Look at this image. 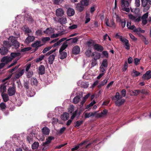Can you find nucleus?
Segmentation results:
<instances>
[{"mask_svg":"<svg viewBox=\"0 0 151 151\" xmlns=\"http://www.w3.org/2000/svg\"><path fill=\"white\" fill-rule=\"evenodd\" d=\"M102 54L105 56L106 58H109V54L106 51H103Z\"/></svg>","mask_w":151,"mask_h":151,"instance_id":"69168bd1","label":"nucleus"},{"mask_svg":"<svg viewBox=\"0 0 151 151\" xmlns=\"http://www.w3.org/2000/svg\"><path fill=\"white\" fill-rule=\"evenodd\" d=\"M151 70H149L147 71L145 74H144L142 76V78L144 80H148L151 78Z\"/></svg>","mask_w":151,"mask_h":151,"instance_id":"20e7f679","label":"nucleus"},{"mask_svg":"<svg viewBox=\"0 0 151 151\" xmlns=\"http://www.w3.org/2000/svg\"><path fill=\"white\" fill-rule=\"evenodd\" d=\"M12 60L10 56H6L4 57L1 59V61L2 62H4L5 64H8L9 62Z\"/></svg>","mask_w":151,"mask_h":151,"instance_id":"39448f33","label":"nucleus"},{"mask_svg":"<svg viewBox=\"0 0 151 151\" xmlns=\"http://www.w3.org/2000/svg\"><path fill=\"white\" fill-rule=\"evenodd\" d=\"M45 68L44 65H41L38 67V73L39 75H42L45 73Z\"/></svg>","mask_w":151,"mask_h":151,"instance_id":"f8f14e48","label":"nucleus"},{"mask_svg":"<svg viewBox=\"0 0 151 151\" xmlns=\"http://www.w3.org/2000/svg\"><path fill=\"white\" fill-rule=\"evenodd\" d=\"M91 57L96 59H99L101 57L100 53L98 52H94L92 53Z\"/></svg>","mask_w":151,"mask_h":151,"instance_id":"aec40b11","label":"nucleus"},{"mask_svg":"<svg viewBox=\"0 0 151 151\" xmlns=\"http://www.w3.org/2000/svg\"><path fill=\"white\" fill-rule=\"evenodd\" d=\"M26 74L28 78L31 77L33 74V72L32 70H29L28 71L26 72Z\"/></svg>","mask_w":151,"mask_h":151,"instance_id":"ea45409f","label":"nucleus"},{"mask_svg":"<svg viewBox=\"0 0 151 151\" xmlns=\"http://www.w3.org/2000/svg\"><path fill=\"white\" fill-rule=\"evenodd\" d=\"M1 96L4 101V102H6L9 100V98L8 95L6 93H1Z\"/></svg>","mask_w":151,"mask_h":151,"instance_id":"412c9836","label":"nucleus"},{"mask_svg":"<svg viewBox=\"0 0 151 151\" xmlns=\"http://www.w3.org/2000/svg\"><path fill=\"white\" fill-rule=\"evenodd\" d=\"M8 50L6 47L3 46L0 48V53L2 55H4L8 53Z\"/></svg>","mask_w":151,"mask_h":151,"instance_id":"9d476101","label":"nucleus"},{"mask_svg":"<svg viewBox=\"0 0 151 151\" xmlns=\"http://www.w3.org/2000/svg\"><path fill=\"white\" fill-rule=\"evenodd\" d=\"M126 91L125 89H123L121 91V96L123 97H125L126 95Z\"/></svg>","mask_w":151,"mask_h":151,"instance_id":"e2e57ef3","label":"nucleus"},{"mask_svg":"<svg viewBox=\"0 0 151 151\" xmlns=\"http://www.w3.org/2000/svg\"><path fill=\"white\" fill-rule=\"evenodd\" d=\"M108 112V110L106 109H104L103 111L100 113H98L96 115L97 117H101L104 115H106Z\"/></svg>","mask_w":151,"mask_h":151,"instance_id":"dca6fc26","label":"nucleus"},{"mask_svg":"<svg viewBox=\"0 0 151 151\" xmlns=\"http://www.w3.org/2000/svg\"><path fill=\"white\" fill-rule=\"evenodd\" d=\"M31 49V47H27L21 50V52H24L30 50Z\"/></svg>","mask_w":151,"mask_h":151,"instance_id":"864d4df0","label":"nucleus"},{"mask_svg":"<svg viewBox=\"0 0 151 151\" xmlns=\"http://www.w3.org/2000/svg\"><path fill=\"white\" fill-rule=\"evenodd\" d=\"M79 38L77 37H75L74 38H70L67 40V41L72 40L71 42L72 43H75L77 42Z\"/></svg>","mask_w":151,"mask_h":151,"instance_id":"c9c22d12","label":"nucleus"},{"mask_svg":"<svg viewBox=\"0 0 151 151\" xmlns=\"http://www.w3.org/2000/svg\"><path fill=\"white\" fill-rule=\"evenodd\" d=\"M135 4L137 7H139L140 5V0H135Z\"/></svg>","mask_w":151,"mask_h":151,"instance_id":"0e129e2a","label":"nucleus"},{"mask_svg":"<svg viewBox=\"0 0 151 151\" xmlns=\"http://www.w3.org/2000/svg\"><path fill=\"white\" fill-rule=\"evenodd\" d=\"M3 46L6 47L7 48H9L11 47V45L9 42L7 41H4L3 42Z\"/></svg>","mask_w":151,"mask_h":151,"instance_id":"e433bc0d","label":"nucleus"},{"mask_svg":"<svg viewBox=\"0 0 151 151\" xmlns=\"http://www.w3.org/2000/svg\"><path fill=\"white\" fill-rule=\"evenodd\" d=\"M54 30L52 28H47L45 30L43 31V32L46 34H50L53 33Z\"/></svg>","mask_w":151,"mask_h":151,"instance_id":"6ab92c4d","label":"nucleus"},{"mask_svg":"<svg viewBox=\"0 0 151 151\" xmlns=\"http://www.w3.org/2000/svg\"><path fill=\"white\" fill-rule=\"evenodd\" d=\"M50 40V38L49 37H43L41 41L43 44L42 45L45 44L47 42L49 41Z\"/></svg>","mask_w":151,"mask_h":151,"instance_id":"72a5a7b5","label":"nucleus"},{"mask_svg":"<svg viewBox=\"0 0 151 151\" xmlns=\"http://www.w3.org/2000/svg\"><path fill=\"white\" fill-rule=\"evenodd\" d=\"M108 66L107 60L106 59H104L102 61V63L101 65V67H104L106 68Z\"/></svg>","mask_w":151,"mask_h":151,"instance_id":"f704fd0d","label":"nucleus"},{"mask_svg":"<svg viewBox=\"0 0 151 151\" xmlns=\"http://www.w3.org/2000/svg\"><path fill=\"white\" fill-rule=\"evenodd\" d=\"M24 31L27 33H29L32 32L31 30L28 27H27L25 26L24 27Z\"/></svg>","mask_w":151,"mask_h":151,"instance_id":"37998d69","label":"nucleus"},{"mask_svg":"<svg viewBox=\"0 0 151 151\" xmlns=\"http://www.w3.org/2000/svg\"><path fill=\"white\" fill-rule=\"evenodd\" d=\"M9 38L12 43L11 46H13L16 49L18 48L20 46V43L16 40L15 37L12 36L10 37Z\"/></svg>","mask_w":151,"mask_h":151,"instance_id":"f03ea898","label":"nucleus"},{"mask_svg":"<svg viewBox=\"0 0 151 151\" xmlns=\"http://www.w3.org/2000/svg\"><path fill=\"white\" fill-rule=\"evenodd\" d=\"M45 57V55H42L39 57L38 58H37L35 62L36 63H38L42 60Z\"/></svg>","mask_w":151,"mask_h":151,"instance_id":"c03bdc74","label":"nucleus"},{"mask_svg":"<svg viewBox=\"0 0 151 151\" xmlns=\"http://www.w3.org/2000/svg\"><path fill=\"white\" fill-rule=\"evenodd\" d=\"M122 97L121 96H120V94L119 92H117L116 93V95L114 97H112V100L115 99L114 98H116V100H119L122 99Z\"/></svg>","mask_w":151,"mask_h":151,"instance_id":"2f4dec72","label":"nucleus"},{"mask_svg":"<svg viewBox=\"0 0 151 151\" xmlns=\"http://www.w3.org/2000/svg\"><path fill=\"white\" fill-rule=\"evenodd\" d=\"M90 0H82L80 3L83 6H87L89 4Z\"/></svg>","mask_w":151,"mask_h":151,"instance_id":"c756f323","label":"nucleus"},{"mask_svg":"<svg viewBox=\"0 0 151 151\" xmlns=\"http://www.w3.org/2000/svg\"><path fill=\"white\" fill-rule=\"evenodd\" d=\"M52 48V47L50 46L48 47L45 48L42 51L43 53L44 54L46 53L47 52L49 51Z\"/></svg>","mask_w":151,"mask_h":151,"instance_id":"8fccbe9b","label":"nucleus"},{"mask_svg":"<svg viewBox=\"0 0 151 151\" xmlns=\"http://www.w3.org/2000/svg\"><path fill=\"white\" fill-rule=\"evenodd\" d=\"M60 56V58L61 59H63L65 58L67 56V53L66 52L64 51H62L59 52Z\"/></svg>","mask_w":151,"mask_h":151,"instance_id":"5701e85b","label":"nucleus"},{"mask_svg":"<svg viewBox=\"0 0 151 151\" xmlns=\"http://www.w3.org/2000/svg\"><path fill=\"white\" fill-rule=\"evenodd\" d=\"M39 146V143L38 142H35L32 145V148L33 150L37 149Z\"/></svg>","mask_w":151,"mask_h":151,"instance_id":"473e14b6","label":"nucleus"},{"mask_svg":"<svg viewBox=\"0 0 151 151\" xmlns=\"http://www.w3.org/2000/svg\"><path fill=\"white\" fill-rule=\"evenodd\" d=\"M97 59H95V58H93L91 64L93 66L96 65L97 64Z\"/></svg>","mask_w":151,"mask_h":151,"instance_id":"052dcab7","label":"nucleus"},{"mask_svg":"<svg viewBox=\"0 0 151 151\" xmlns=\"http://www.w3.org/2000/svg\"><path fill=\"white\" fill-rule=\"evenodd\" d=\"M74 110V107L73 105H72L70 106V108L68 109V112L70 114L72 113V112Z\"/></svg>","mask_w":151,"mask_h":151,"instance_id":"603ef678","label":"nucleus"},{"mask_svg":"<svg viewBox=\"0 0 151 151\" xmlns=\"http://www.w3.org/2000/svg\"><path fill=\"white\" fill-rule=\"evenodd\" d=\"M75 13L74 10L71 8H69L67 10V14L69 16H73Z\"/></svg>","mask_w":151,"mask_h":151,"instance_id":"a211bd4d","label":"nucleus"},{"mask_svg":"<svg viewBox=\"0 0 151 151\" xmlns=\"http://www.w3.org/2000/svg\"><path fill=\"white\" fill-rule=\"evenodd\" d=\"M6 106V104L4 102H1L0 104V109L3 111H5Z\"/></svg>","mask_w":151,"mask_h":151,"instance_id":"4c0bfd02","label":"nucleus"},{"mask_svg":"<svg viewBox=\"0 0 151 151\" xmlns=\"http://www.w3.org/2000/svg\"><path fill=\"white\" fill-rule=\"evenodd\" d=\"M20 55V53L19 52H12L11 53L10 56L12 60L15 57L19 56Z\"/></svg>","mask_w":151,"mask_h":151,"instance_id":"cd10ccee","label":"nucleus"},{"mask_svg":"<svg viewBox=\"0 0 151 151\" xmlns=\"http://www.w3.org/2000/svg\"><path fill=\"white\" fill-rule=\"evenodd\" d=\"M94 115V114L91 112L89 113H86L84 115V117L85 118H89Z\"/></svg>","mask_w":151,"mask_h":151,"instance_id":"49530a36","label":"nucleus"},{"mask_svg":"<svg viewBox=\"0 0 151 151\" xmlns=\"http://www.w3.org/2000/svg\"><path fill=\"white\" fill-rule=\"evenodd\" d=\"M29 82L27 81H24V86L26 89H28L29 88Z\"/></svg>","mask_w":151,"mask_h":151,"instance_id":"de8ad7c7","label":"nucleus"},{"mask_svg":"<svg viewBox=\"0 0 151 151\" xmlns=\"http://www.w3.org/2000/svg\"><path fill=\"white\" fill-rule=\"evenodd\" d=\"M28 37L25 39L24 42L25 43L28 44L30 42L34 41L35 39V37L33 36H30L28 35Z\"/></svg>","mask_w":151,"mask_h":151,"instance_id":"1a4fd4ad","label":"nucleus"},{"mask_svg":"<svg viewBox=\"0 0 151 151\" xmlns=\"http://www.w3.org/2000/svg\"><path fill=\"white\" fill-rule=\"evenodd\" d=\"M56 55V53H54L53 54L49 56L48 58V63L50 65H51L53 64L55 59V57Z\"/></svg>","mask_w":151,"mask_h":151,"instance_id":"6e6552de","label":"nucleus"},{"mask_svg":"<svg viewBox=\"0 0 151 151\" xmlns=\"http://www.w3.org/2000/svg\"><path fill=\"white\" fill-rule=\"evenodd\" d=\"M42 132L44 134L47 135L49 134L50 130L47 127H44L42 129Z\"/></svg>","mask_w":151,"mask_h":151,"instance_id":"393cba45","label":"nucleus"},{"mask_svg":"<svg viewBox=\"0 0 151 151\" xmlns=\"http://www.w3.org/2000/svg\"><path fill=\"white\" fill-rule=\"evenodd\" d=\"M121 22L122 27L123 28H124L125 26L126 22V21L124 19H123Z\"/></svg>","mask_w":151,"mask_h":151,"instance_id":"774afa93","label":"nucleus"},{"mask_svg":"<svg viewBox=\"0 0 151 151\" xmlns=\"http://www.w3.org/2000/svg\"><path fill=\"white\" fill-rule=\"evenodd\" d=\"M8 93L9 96L14 95L16 92V87L14 86L10 87L8 90Z\"/></svg>","mask_w":151,"mask_h":151,"instance_id":"7ed1b4c3","label":"nucleus"},{"mask_svg":"<svg viewBox=\"0 0 151 151\" xmlns=\"http://www.w3.org/2000/svg\"><path fill=\"white\" fill-rule=\"evenodd\" d=\"M61 117L62 119L64 121L67 120L69 117V114L68 113L65 112L61 115Z\"/></svg>","mask_w":151,"mask_h":151,"instance_id":"4be33fe9","label":"nucleus"},{"mask_svg":"<svg viewBox=\"0 0 151 151\" xmlns=\"http://www.w3.org/2000/svg\"><path fill=\"white\" fill-rule=\"evenodd\" d=\"M35 33L37 36H40L42 35V31L40 29H38L36 31Z\"/></svg>","mask_w":151,"mask_h":151,"instance_id":"6e6d98bb","label":"nucleus"},{"mask_svg":"<svg viewBox=\"0 0 151 151\" xmlns=\"http://www.w3.org/2000/svg\"><path fill=\"white\" fill-rule=\"evenodd\" d=\"M41 41L40 40H36L35 41L34 43L32 44L31 45L32 47H35L37 46L41 45Z\"/></svg>","mask_w":151,"mask_h":151,"instance_id":"c85d7f7f","label":"nucleus"},{"mask_svg":"<svg viewBox=\"0 0 151 151\" xmlns=\"http://www.w3.org/2000/svg\"><path fill=\"white\" fill-rule=\"evenodd\" d=\"M141 1L142 6L144 7H145V9L148 10L150 8V6L149 4H148V0H141Z\"/></svg>","mask_w":151,"mask_h":151,"instance_id":"0eeeda50","label":"nucleus"},{"mask_svg":"<svg viewBox=\"0 0 151 151\" xmlns=\"http://www.w3.org/2000/svg\"><path fill=\"white\" fill-rule=\"evenodd\" d=\"M140 62V59H139L137 58H136L134 59V63L135 65H137Z\"/></svg>","mask_w":151,"mask_h":151,"instance_id":"680f3d73","label":"nucleus"},{"mask_svg":"<svg viewBox=\"0 0 151 151\" xmlns=\"http://www.w3.org/2000/svg\"><path fill=\"white\" fill-rule=\"evenodd\" d=\"M134 32H140L142 33H144L145 31L144 30L142 29L140 27L137 28H135L134 30Z\"/></svg>","mask_w":151,"mask_h":151,"instance_id":"79ce46f5","label":"nucleus"},{"mask_svg":"<svg viewBox=\"0 0 151 151\" xmlns=\"http://www.w3.org/2000/svg\"><path fill=\"white\" fill-rule=\"evenodd\" d=\"M24 70L22 69L15 76L16 78L18 79L21 76L24 74Z\"/></svg>","mask_w":151,"mask_h":151,"instance_id":"bb28decb","label":"nucleus"},{"mask_svg":"<svg viewBox=\"0 0 151 151\" xmlns=\"http://www.w3.org/2000/svg\"><path fill=\"white\" fill-rule=\"evenodd\" d=\"M129 3L127 1H125V0H121V6L122 10L127 12H130V9L128 8L129 5Z\"/></svg>","mask_w":151,"mask_h":151,"instance_id":"f257e3e1","label":"nucleus"},{"mask_svg":"<svg viewBox=\"0 0 151 151\" xmlns=\"http://www.w3.org/2000/svg\"><path fill=\"white\" fill-rule=\"evenodd\" d=\"M72 52L73 54L77 55L80 52V48L78 45H76L73 47L72 50Z\"/></svg>","mask_w":151,"mask_h":151,"instance_id":"423d86ee","label":"nucleus"},{"mask_svg":"<svg viewBox=\"0 0 151 151\" xmlns=\"http://www.w3.org/2000/svg\"><path fill=\"white\" fill-rule=\"evenodd\" d=\"M31 84L32 85L37 86L38 84V82L35 78L32 77L31 78Z\"/></svg>","mask_w":151,"mask_h":151,"instance_id":"b1692460","label":"nucleus"},{"mask_svg":"<svg viewBox=\"0 0 151 151\" xmlns=\"http://www.w3.org/2000/svg\"><path fill=\"white\" fill-rule=\"evenodd\" d=\"M96 7L95 4H94L91 7L90 12L91 13H93L95 10V8Z\"/></svg>","mask_w":151,"mask_h":151,"instance_id":"4d7b16f0","label":"nucleus"},{"mask_svg":"<svg viewBox=\"0 0 151 151\" xmlns=\"http://www.w3.org/2000/svg\"><path fill=\"white\" fill-rule=\"evenodd\" d=\"M6 86L5 84L2 85L0 88V89L2 91V93H4L6 91Z\"/></svg>","mask_w":151,"mask_h":151,"instance_id":"58836bf2","label":"nucleus"},{"mask_svg":"<svg viewBox=\"0 0 151 151\" xmlns=\"http://www.w3.org/2000/svg\"><path fill=\"white\" fill-rule=\"evenodd\" d=\"M93 47L95 50L98 51L102 52L104 49L102 46L97 44L94 45Z\"/></svg>","mask_w":151,"mask_h":151,"instance_id":"ddd939ff","label":"nucleus"},{"mask_svg":"<svg viewBox=\"0 0 151 151\" xmlns=\"http://www.w3.org/2000/svg\"><path fill=\"white\" fill-rule=\"evenodd\" d=\"M67 19L66 18H63V17L60 18L59 19L58 22L62 24H64L66 23Z\"/></svg>","mask_w":151,"mask_h":151,"instance_id":"7c9ffc66","label":"nucleus"},{"mask_svg":"<svg viewBox=\"0 0 151 151\" xmlns=\"http://www.w3.org/2000/svg\"><path fill=\"white\" fill-rule=\"evenodd\" d=\"M82 93L77 95L73 99V102L75 104H77L79 102L81 98L82 97Z\"/></svg>","mask_w":151,"mask_h":151,"instance_id":"9b49d317","label":"nucleus"},{"mask_svg":"<svg viewBox=\"0 0 151 151\" xmlns=\"http://www.w3.org/2000/svg\"><path fill=\"white\" fill-rule=\"evenodd\" d=\"M120 40L123 43H126L127 41H129L127 39L125 38H122V37L120 36Z\"/></svg>","mask_w":151,"mask_h":151,"instance_id":"338daca9","label":"nucleus"},{"mask_svg":"<svg viewBox=\"0 0 151 151\" xmlns=\"http://www.w3.org/2000/svg\"><path fill=\"white\" fill-rule=\"evenodd\" d=\"M64 14V11L61 8L57 9L56 11V14L57 17L62 16Z\"/></svg>","mask_w":151,"mask_h":151,"instance_id":"2eb2a0df","label":"nucleus"},{"mask_svg":"<svg viewBox=\"0 0 151 151\" xmlns=\"http://www.w3.org/2000/svg\"><path fill=\"white\" fill-rule=\"evenodd\" d=\"M83 121H77L76 122V125L75 126V127L77 128L79 127L83 123Z\"/></svg>","mask_w":151,"mask_h":151,"instance_id":"a18cd8bd","label":"nucleus"},{"mask_svg":"<svg viewBox=\"0 0 151 151\" xmlns=\"http://www.w3.org/2000/svg\"><path fill=\"white\" fill-rule=\"evenodd\" d=\"M140 74V73L139 72L137 71L133 70V73H132V75L133 77H135L139 76Z\"/></svg>","mask_w":151,"mask_h":151,"instance_id":"a19ab883","label":"nucleus"},{"mask_svg":"<svg viewBox=\"0 0 151 151\" xmlns=\"http://www.w3.org/2000/svg\"><path fill=\"white\" fill-rule=\"evenodd\" d=\"M84 9L83 6L80 2L78 3L76 6V10L80 12H82Z\"/></svg>","mask_w":151,"mask_h":151,"instance_id":"4468645a","label":"nucleus"},{"mask_svg":"<svg viewBox=\"0 0 151 151\" xmlns=\"http://www.w3.org/2000/svg\"><path fill=\"white\" fill-rule=\"evenodd\" d=\"M27 20H28L29 22H32L34 20L31 16H28L27 17Z\"/></svg>","mask_w":151,"mask_h":151,"instance_id":"bf43d9fd","label":"nucleus"},{"mask_svg":"<svg viewBox=\"0 0 151 151\" xmlns=\"http://www.w3.org/2000/svg\"><path fill=\"white\" fill-rule=\"evenodd\" d=\"M125 102V100L122 99L120 100H117L115 102L116 105L118 106H120L124 103Z\"/></svg>","mask_w":151,"mask_h":151,"instance_id":"f3484780","label":"nucleus"},{"mask_svg":"<svg viewBox=\"0 0 151 151\" xmlns=\"http://www.w3.org/2000/svg\"><path fill=\"white\" fill-rule=\"evenodd\" d=\"M148 12H147L145 14L143 15L142 16L141 18L142 19H146L148 17Z\"/></svg>","mask_w":151,"mask_h":151,"instance_id":"13d9d810","label":"nucleus"},{"mask_svg":"<svg viewBox=\"0 0 151 151\" xmlns=\"http://www.w3.org/2000/svg\"><path fill=\"white\" fill-rule=\"evenodd\" d=\"M142 40L144 42L145 44L147 45L148 43V40L144 36H143Z\"/></svg>","mask_w":151,"mask_h":151,"instance_id":"5fc2aeb1","label":"nucleus"},{"mask_svg":"<svg viewBox=\"0 0 151 151\" xmlns=\"http://www.w3.org/2000/svg\"><path fill=\"white\" fill-rule=\"evenodd\" d=\"M31 135H32V134H31L27 137V141L29 143H30L31 141H32L33 140V138L32 136H31Z\"/></svg>","mask_w":151,"mask_h":151,"instance_id":"09e8293b","label":"nucleus"},{"mask_svg":"<svg viewBox=\"0 0 151 151\" xmlns=\"http://www.w3.org/2000/svg\"><path fill=\"white\" fill-rule=\"evenodd\" d=\"M95 103H96V102L94 100L93 101L91 102L89 104L87 105L86 106V109H87L88 108H89V107H90L91 106H92Z\"/></svg>","mask_w":151,"mask_h":151,"instance_id":"3c124183","label":"nucleus"},{"mask_svg":"<svg viewBox=\"0 0 151 151\" xmlns=\"http://www.w3.org/2000/svg\"><path fill=\"white\" fill-rule=\"evenodd\" d=\"M68 46V45L67 44V43L65 42H64L61 46L59 50V52H60L62 51H63Z\"/></svg>","mask_w":151,"mask_h":151,"instance_id":"a878e982","label":"nucleus"}]
</instances>
